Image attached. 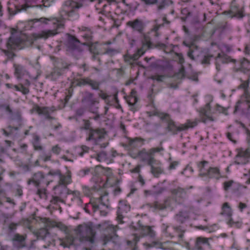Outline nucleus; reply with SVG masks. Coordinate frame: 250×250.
<instances>
[{"mask_svg": "<svg viewBox=\"0 0 250 250\" xmlns=\"http://www.w3.org/2000/svg\"><path fill=\"white\" fill-rule=\"evenodd\" d=\"M56 28L53 30H43L39 33L32 34L31 36L27 37L26 39L21 38V34L17 32H12L11 35L9 38L7 42L8 49H21L24 47H29L32 45L34 42L41 38L46 39L48 38L53 36L59 32L57 31L60 28H63V24L57 21L54 23Z\"/></svg>", "mask_w": 250, "mask_h": 250, "instance_id": "obj_1", "label": "nucleus"}, {"mask_svg": "<svg viewBox=\"0 0 250 250\" xmlns=\"http://www.w3.org/2000/svg\"><path fill=\"white\" fill-rule=\"evenodd\" d=\"M74 231L81 242L89 247H85V250H92L94 244V225L88 222L78 225Z\"/></svg>", "mask_w": 250, "mask_h": 250, "instance_id": "obj_2", "label": "nucleus"}, {"mask_svg": "<svg viewBox=\"0 0 250 250\" xmlns=\"http://www.w3.org/2000/svg\"><path fill=\"white\" fill-rule=\"evenodd\" d=\"M183 44L188 47V56L192 60L196 61L202 64L208 65L210 60L213 57L212 55L207 53L203 51L194 43H187L184 42Z\"/></svg>", "mask_w": 250, "mask_h": 250, "instance_id": "obj_3", "label": "nucleus"}, {"mask_svg": "<svg viewBox=\"0 0 250 250\" xmlns=\"http://www.w3.org/2000/svg\"><path fill=\"white\" fill-rule=\"evenodd\" d=\"M249 84V80L243 82L239 86V88H242L244 90V95L246 101L241 102L238 101L235 106L234 113H235L239 109L242 110V113L246 115L248 118L250 117V95L248 93V88Z\"/></svg>", "mask_w": 250, "mask_h": 250, "instance_id": "obj_4", "label": "nucleus"}, {"mask_svg": "<svg viewBox=\"0 0 250 250\" xmlns=\"http://www.w3.org/2000/svg\"><path fill=\"white\" fill-rule=\"evenodd\" d=\"M116 228V227L110 224L108 222L95 225V229H99L104 232L102 237L104 245H105L109 241L114 242L115 241L118 237Z\"/></svg>", "mask_w": 250, "mask_h": 250, "instance_id": "obj_5", "label": "nucleus"}, {"mask_svg": "<svg viewBox=\"0 0 250 250\" xmlns=\"http://www.w3.org/2000/svg\"><path fill=\"white\" fill-rule=\"evenodd\" d=\"M66 50L76 59L82 56L83 49L80 42L74 36L68 35L66 42Z\"/></svg>", "mask_w": 250, "mask_h": 250, "instance_id": "obj_6", "label": "nucleus"}, {"mask_svg": "<svg viewBox=\"0 0 250 250\" xmlns=\"http://www.w3.org/2000/svg\"><path fill=\"white\" fill-rule=\"evenodd\" d=\"M164 150L162 147H153L146 151L144 148L138 153V155L142 162L146 163L148 166L151 165L156 159L154 158L155 154Z\"/></svg>", "mask_w": 250, "mask_h": 250, "instance_id": "obj_7", "label": "nucleus"}, {"mask_svg": "<svg viewBox=\"0 0 250 250\" xmlns=\"http://www.w3.org/2000/svg\"><path fill=\"white\" fill-rule=\"evenodd\" d=\"M106 195H102L100 197L95 198V212H98L101 216H106L108 213V205L103 201Z\"/></svg>", "mask_w": 250, "mask_h": 250, "instance_id": "obj_8", "label": "nucleus"}, {"mask_svg": "<svg viewBox=\"0 0 250 250\" xmlns=\"http://www.w3.org/2000/svg\"><path fill=\"white\" fill-rule=\"evenodd\" d=\"M106 135V132L104 129H95V145L99 146L100 148H105L108 143H100Z\"/></svg>", "mask_w": 250, "mask_h": 250, "instance_id": "obj_9", "label": "nucleus"}, {"mask_svg": "<svg viewBox=\"0 0 250 250\" xmlns=\"http://www.w3.org/2000/svg\"><path fill=\"white\" fill-rule=\"evenodd\" d=\"M126 25L130 27L134 31L143 34L145 28V24L142 20L136 19L126 22Z\"/></svg>", "mask_w": 250, "mask_h": 250, "instance_id": "obj_10", "label": "nucleus"}, {"mask_svg": "<svg viewBox=\"0 0 250 250\" xmlns=\"http://www.w3.org/2000/svg\"><path fill=\"white\" fill-rule=\"evenodd\" d=\"M32 110L36 112L39 115L45 116L46 119L54 120L55 118L50 115V113L54 111L53 108L48 107H40L38 105H35L32 108Z\"/></svg>", "mask_w": 250, "mask_h": 250, "instance_id": "obj_11", "label": "nucleus"}, {"mask_svg": "<svg viewBox=\"0 0 250 250\" xmlns=\"http://www.w3.org/2000/svg\"><path fill=\"white\" fill-rule=\"evenodd\" d=\"M130 210L129 205L125 202L120 201L117 211V220L120 223H123V219L124 217V213H127Z\"/></svg>", "mask_w": 250, "mask_h": 250, "instance_id": "obj_12", "label": "nucleus"}, {"mask_svg": "<svg viewBox=\"0 0 250 250\" xmlns=\"http://www.w3.org/2000/svg\"><path fill=\"white\" fill-rule=\"evenodd\" d=\"M206 174V175L202 179L207 182H209L210 179H219L221 177L220 170L217 167H209L207 169Z\"/></svg>", "mask_w": 250, "mask_h": 250, "instance_id": "obj_13", "label": "nucleus"}, {"mask_svg": "<svg viewBox=\"0 0 250 250\" xmlns=\"http://www.w3.org/2000/svg\"><path fill=\"white\" fill-rule=\"evenodd\" d=\"M138 230L141 237L148 236L151 238H154L156 235L155 232L152 229L151 227L144 226L140 224V221L138 222Z\"/></svg>", "mask_w": 250, "mask_h": 250, "instance_id": "obj_14", "label": "nucleus"}, {"mask_svg": "<svg viewBox=\"0 0 250 250\" xmlns=\"http://www.w3.org/2000/svg\"><path fill=\"white\" fill-rule=\"evenodd\" d=\"M149 166L150 167V172L155 177H159L161 174L164 172L162 164L158 160H156Z\"/></svg>", "mask_w": 250, "mask_h": 250, "instance_id": "obj_15", "label": "nucleus"}, {"mask_svg": "<svg viewBox=\"0 0 250 250\" xmlns=\"http://www.w3.org/2000/svg\"><path fill=\"white\" fill-rule=\"evenodd\" d=\"M173 198L176 202L180 204L182 202V199L186 198V191L185 189L178 187L171 190Z\"/></svg>", "mask_w": 250, "mask_h": 250, "instance_id": "obj_16", "label": "nucleus"}, {"mask_svg": "<svg viewBox=\"0 0 250 250\" xmlns=\"http://www.w3.org/2000/svg\"><path fill=\"white\" fill-rule=\"evenodd\" d=\"M82 103L85 106L89 108L91 112H93L92 106L94 104V97L92 93L85 92L84 97L82 99Z\"/></svg>", "mask_w": 250, "mask_h": 250, "instance_id": "obj_17", "label": "nucleus"}, {"mask_svg": "<svg viewBox=\"0 0 250 250\" xmlns=\"http://www.w3.org/2000/svg\"><path fill=\"white\" fill-rule=\"evenodd\" d=\"M210 110V105L209 103H208L205 105V107L201 109L200 110L201 114L204 116L202 117V122L204 124L207 123V121H213L214 118L208 115L209 112Z\"/></svg>", "mask_w": 250, "mask_h": 250, "instance_id": "obj_18", "label": "nucleus"}, {"mask_svg": "<svg viewBox=\"0 0 250 250\" xmlns=\"http://www.w3.org/2000/svg\"><path fill=\"white\" fill-rule=\"evenodd\" d=\"M44 175L41 172H38L34 174L32 179L28 181V184L34 183L36 187L42 184L44 181Z\"/></svg>", "mask_w": 250, "mask_h": 250, "instance_id": "obj_19", "label": "nucleus"}, {"mask_svg": "<svg viewBox=\"0 0 250 250\" xmlns=\"http://www.w3.org/2000/svg\"><path fill=\"white\" fill-rule=\"evenodd\" d=\"M194 126H166V131L171 134H176L178 132L188 129V127H193Z\"/></svg>", "mask_w": 250, "mask_h": 250, "instance_id": "obj_20", "label": "nucleus"}, {"mask_svg": "<svg viewBox=\"0 0 250 250\" xmlns=\"http://www.w3.org/2000/svg\"><path fill=\"white\" fill-rule=\"evenodd\" d=\"M154 115L158 116L162 121L163 124H167V125H174L175 122L171 119L168 114L155 112Z\"/></svg>", "mask_w": 250, "mask_h": 250, "instance_id": "obj_21", "label": "nucleus"}, {"mask_svg": "<svg viewBox=\"0 0 250 250\" xmlns=\"http://www.w3.org/2000/svg\"><path fill=\"white\" fill-rule=\"evenodd\" d=\"M25 236L17 233L14 235L13 240L14 244L19 248H23L25 246Z\"/></svg>", "mask_w": 250, "mask_h": 250, "instance_id": "obj_22", "label": "nucleus"}, {"mask_svg": "<svg viewBox=\"0 0 250 250\" xmlns=\"http://www.w3.org/2000/svg\"><path fill=\"white\" fill-rule=\"evenodd\" d=\"M189 217V212L188 211H181L176 215L175 218L177 222L180 223H183L187 220L188 219Z\"/></svg>", "mask_w": 250, "mask_h": 250, "instance_id": "obj_23", "label": "nucleus"}, {"mask_svg": "<svg viewBox=\"0 0 250 250\" xmlns=\"http://www.w3.org/2000/svg\"><path fill=\"white\" fill-rule=\"evenodd\" d=\"M32 0H24L25 4L21 5L20 6V8L18 9V11H21V10L27 11V9L30 7H40L42 8L43 6H44L42 4H37V5H33L31 2Z\"/></svg>", "mask_w": 250, "mask_h": 250, "instance_id": "obj_24", "label": "nucleus"}, {"mask_svg": "<svg viewBox=\"0 0 250 250\" xmlns=\"http://www.w3.org/2000/svg\"><path fill=\"white\" fill-rule=\"evenodd\" d=\"M216 60H218L222 63H228L230 62H235V60L231 59L230 57L224 53H218L215 58Z\"/></svg>", "mask_w": 250, "mask_h": 250, "instance_id": "obj_25", "label": "nucleus"}, {"mask_svg": "<svg viewBox=\"0 0 250 250\" xmlns=\"http://www.w3.org/2000/svg\"><path fill=\"white\" fill-rule=\"evenodd\" d=\"M208 163V162L207 161H203L197 163V167L199 170V176L202 179L204 176L205 177L206 175L207 169H205V167Z\"/></svg>", "mask_w": 250, "mask_h": 250, "instance_id": "obj_26", "label": "nucleus"}, {"mask_svg": "<svg viewBox=\"0 0 250 250\" xmlns=\"http://www.w3.org/2000/svg\"><path fill=\"white\" fill-rule=\"evenodd\" d=\"M249 62L244 59L243 61L241 62L240 67L238 68H235V71L238 72L240 71L244 74L247 73L249 72L250 69L248 66V65H249Z\"/></svg>", "mask_w": 250, "mask_h": 250, "instance_id": "obj_27", "label": "nucleus"}, {"mask_svg": "<svg viewBox=\"0 0 250 250\" xmlns=\"http://www.w3.org/2000/svg\"><path fill=\"white\" fill-rule=\"evenodd\" d=\"M144 140L140 138H135L133 139H130L129 145L131 147H138L144 144Z\"/></svg>", "mask_w": 250, "mask_h": 250, "instance_id": "obj_28", "label": "nucleus"}, {"mask_svg": "<svg viewBox=\"0 0 250 250\" xmlns=\"http://www.w3.org/2000/svg\"><path fill=\"white\" fill-rule=\"evenodd\" d=\"M14 67L15 74L18 79L21 78L25 74L26 71L23 66L18 64H14Z\"/></svg>", "mask_w": 250, "mask_h": 250, "instance_id": "obj_29", "label": "nucleus"}, {"mask_svg": "<svg viewBox=\"0 0 250 250\" xmlns=\"http://www.w3.org/2000/svg\"><path fill=\"white\" fill-rule=\"evenodd\" d=\"M71 183V175L68 173L67 175H64L62 174L59 178V185L65 186Z\"/></svg>", "mask_w": 250, "mask_h": 250, "instance_id": "obj_30", "label": "nucleus"}, {"mask_svg": "<svg viewBox=\"0 0 250 250\" xmlns=\"http://www.w3.org/2000/svg\"><path fill=\"white\" fill-rule=\"evenodd\" d=\"M18 127L14 126H8L6 129H2L3 134L6 136L9 135H15L17 134L16 131Z\"/></svg>", "mask_w": 250, "mask_h": 250, "instance_id": "obj_31", "label": "nucleus"}, {"mask_svg": "<svg viewBox=\"0 0 250 250\" xmlns=\"http://www.w3.org/2000/svg\"><path fill=\"white\" fill-rule=\"evenodd\" d=\"M64 6L65 7H69L72 11L75 9H78L82 6V4L77 3L72 0H68L64 3Z\"/></svg>", "mask_w": 250, "mask_h": 250, "instance_id": "obj_32", "label": "nucleus"}, {"mask_svg": "<svg viewBox=\"0 0 250 250\" xmlns=\"http://www.w3.org/2000/svg\"><path fill=\"white\" fill-rule=\"evenodd\" d=\"M33 145L34 149L36 150H42L43 149L42 146L40 143V138L36 134L33 135Z\"/></svg>", "mask_w": 250, "mask_h": 250, "instance_id": "obj_33", "label": "nucleus"}, {"mask_svg": "<svg viewBox=\"0 0 250 250\" xmlns=\"http://www.w3.org/2000/svg\"><path fill=\"white\" fill-rule=\"evenodd\" d=\"M69 64L62 60H59L55 63V67L63 72L65 69H68Z\"/></svg>", "mask_w": 250, "mask_h": 250, "instance_id": "obj_34", "label": "nucleus"}, {"mask_svg": "<svg viewBox=\"0 0 250 250\" xmlns=\"http://www.w3.org/2000/svg\"><path fill=\"white\" fill-rule=\"evenodd\" d=\"M221 214L222 215H226L229 217L231 216V209L228 203L226 202L223 204Z\"/></svg>", "mask_w": 250, "mask_h": 250, "instance_id": "obj_35", "label": "nucleus"}, {"mask_svg": "<svg viewBox=\"0 0 250 250\" xmlns=\"http://www.w3.org/2000/svg\"><path fill=\"white\" fill-rule=\"evenodd\" d=\"M144 246L146 247V249L155 247L158 249H161L162 242L156 240L153 241L151 243H144Z\"/></svg>", "mask_w": 250, "mask_h": 250, "instance_id": "obj_36", "label": "nucleus"}, {"mask_svg": "<svg viewBox=\"0 0 250 250\" xmlns=\"http://www.w3.org/2000/svg\"><path fill=\"white\" fill-rule=\"evenodd\" d=\"M121 50L119 48H112L111 47H107L105 49V51L104 54H107L110 57H112L115 55L119 53Z\"/></svg>", "mask_w": 250, "mask_h": 250, "instance_id": "obj_37", "label": "nucleus"}, {"mask_svg": "<svg viewBox=\"0 0 250 250\" xmlns=\"http://www.w3.org/2000/svg\"><path fill=\"white\" fill-rule=\"evenodd\" d=\"M63 73L55 67L50 74L51 79L53 80H56L60 76L62 75Z\"/></svg>", "mask_w": 250, "mask_h": 250, "instance_id": "obj_38", "label": "nucleus"}, {"mask_svg": "<svg viewBox=\"0 0 250 250\" xmlns=\"http://www.w3.org/2000/svg\"><path fill=\"white\" fill-rule=\"evenodd\" d=\"M201 244H209L208 243V239L207 238H202V237H198L197 238L196 241L195 242V247L198 250H202V247L200 246Z\"/></svg>", "mask_w": 250, "mask_h": 250, "instance_id": "obj_39", "label": "nucleus"}, {"mask_svg": "<svg viewBox=\"0 0 250 250\" xmlns=\"http://www.w3.org/2000/svg\"><path fill=\"white\" fill-rule=\"evenodd\" d=\"M91 33H86L84 35V37L86 38V42L84 43V44H86L89 46V49L90 51H92V46L93 45L92 42V36L91 35Z\"/></svg>", "mask_w": 250, "mask_h": 250, "instance_id": "obj_40", "label": "nucleus"}, {"mask_svg": "<svg viewBox=\"0 0 250 250\" xmlns=\"http://www.w3.org/2000/svg\"><path fill=\"white\" fill-rule=\"evenodd\" d=\"M92 168H85L79 170L78 175L81 177H83L90 173H92Z\"/></svg>", "mask_w": 250, "mask_h": 250, "instance_id": "obj_41", "label": "nucleus"}, {"mask_svg": "<svg viewBox=\"0 0 250 250\" xmlns=\"http://www.w3.org/2000/svg\"><path fill=\"white\" fill-rule=\"evenodd\" d=\"M78 84L80 86L88 84L90 85L92 88H94L92 81L88 78L80 79L78 82Z\"/></svg>", "mask_w": 250, "mask_h": 250, "instance_id": "obj_42", "label": "nucleus"}, {"mask_svg": "<svg viewBox=\"0 0 250 250\" xmlns=\"http://www.w3.org/2000/svg\"><path fill=\"white\" fill-rule=\"evenodd\" d=\"M140 236H138L137 235H135L133 238V242L132 241H128L127 244L128 245H130L132 246V245H133V248H132V250H137V247L136 246L137 243L140 241Z\"/></svg>", "mask_w": 250, "mask_h": 250, "instance_id": "obj_43", "label": "nucleus"}, {"mask_svg": "<svg viewBox=\"0 0 250 250\" xmlns=\"http://www.w3.org/2000/svg\"><path fill=\"white\" fill-rule=\"evenodd\" d=\"M95 158L96 157H95ZM107 154L106 152L104 151H102L99 153L97 154V156L96 157V159L99 162H104L107 160Z\"/></svg>", "mask_w": 250, "mask_h": 250, "instance_id": "obj_44", "label": "nucleus"}, {"mask_svg": "<svg viewBox=\"0 0 250 250\" xmlns=\"http://www.w3.org/2000/svg\"><path fill=\"white\" fill-rule=\"evenodd\" d=\"M174 245V243L171 241H166L162 243L161 249L164 250H171Z\"/></svg>", "mask_w": 250, "mask_h": 250, "instance_id": "obj_45", "label": "nucleus"}, {"mask_svg": "<svg viewBox=\"0 0 250 250\" xmlns=\"http://www.w3.org/2000/svg\"><path fill=\"white\" fill-rule=\"evenodd\" d=\"M90 126H84L83 127L87 134L88 135V137L86 138V140L90 141L93 139V130L92 129L89 128Z\"/></svg>", "mask_w": 250, "mask_h": 250, "instance_id": "obj_46", "label": "nucleus"}, {"mask_svg": "<svg viewBox=\"0 0 250 250\" xmlns=\"http://www.w3.org/2000/svg\"><path fill=\"white\" fill-rule=\"evenodd\" d=\"M173 229L175 231L178 233V237L179 240H182L184 236L185 230L181 226L174 227H173Z\"/></svg>", "mask_w": 250, "mask_h": 250, "instance_id": "obj_47", "label": "nucleus"}, {"mask_svg": "<svg viewBox=\"0 0 250 250\" xmlns=\"http://www.w3.org/2000/svg\"><path fill=\"white\" fill-rule=\"evenodd\" d=\"M174 77L177 79H181L185 77V70L184 66H182L179 72L174 75Z\"/></svg>", "mask_w": 250, "mask_h": 250, "instance_id": "obj_48", "label": "nucleus"}, {"mask_svg": "<svg viewBox=\"0 0 250 250\" xmlns=\"http://www.w3.org/2000/svg\"><path fill=\"white\" fill-rule=\"evenodd\" d=\"M166 78V76L165 75H154L150 77V79L153 80H156L158 82H162L164 79Z\"/></svg>", "mask_w": 250, "mask_h": 250, "instance_id": "obj_49", "label": "nucleus"}, {"mask_svg": "<svg viewBox=\"0 0 250 250\" xmlns=\"http://www.w3.org/2000/svg\"><path fill=\"white\" fill-rule=\"evenodd\" d=\"M14 87L17 90L21 91L24 95L28 94L29 92V89L24 87L22 84L19 86L15 85Z\"/></svg>", "mask_w": 250, "mask_h": 250, "instance_id": "obj_50", "label": "nucleus"}, {"mask_svg": "<svg viewBox=\"0 0 250 250\" xmlns=\"http://www.w3.org/2000/svg\"><path fill=\"white\" fill-rule=\"evenodd\" d=\"M105 173L104 168L100 165L95 167V176L96 175H100Z\"/></svg>", "mask_w": 250, "mask_h": 250, "instance_id": "obj_51", "label": "nucleus"}, {"mask_svg": "<svg viewBox=\"0 0 250 250\" xmlns=\"http://www.w3.org/2000/svg\"><path fill=\"white\" fill-rule=\"evenodd\" d=\"M144 40L145 44L147 46L148 48L152 47V43L151 42L150 38L148 36L144 34Z\"/></svg>", "mask_w": 250, "mask_h": 250, "instance_id": "obj_52", "label": "nucleus"}, {"mask_svg": "<svg viewBox=\"0 0 250 250\" xmlns=\"http://www.w3.org/2000/svg\"><path fill=\"white\" fill-rule=\"evenodd\" d=\"M61 174L62 173L61 170L58 169H51L48 172L49 175H51L52 176H57L58 177V178L61 176Z\"/></svg>", "mask_w": 250, "mask_h": 250, "instance_id": "obj_53", "label": "nucleus"}, {"mask_svg": "<svg viewBox=\"0 0 250 250\" xmlns=\"http://www.w3.org/2000/svg\"><path fill=\"white\" fill-rule=\"evenodd\" d=\"M93 192V188H90L88 187H85L83 188V192L87 196H90L92 195Z\"/></svg>", "mask_w": 250, "mask_h": 250, "instance_id": "obj_54", "label": "nucleus"}, {"mask_svg": "<svg viewBox=\"0 0 250 250\" xmlns=\"http://www.w3.org/2000/svg\"><path fill=\"white\" fill-rule=\"evenodd\" d=\"M61 148L58 145H56L53 146H52L51 151L52 153L56 155H59L60 154L61 151Z\"/></svg>", "mask_w": 250, "mask_h": 250, "instance_id": "obj_55", "label": "nucleus"}, {"mask_svg": "<svg viewBox=\"0 0 250 250\" xmlns=\"http://www.w3.org/2000/svg\"><path fill=\"white\" fill-rule=\"evenodd\" d=\"M6 46L7 50H4L5 54L9 59H13L15 55L11 50H14L15 49H8L7 45Z\"/></svg>", "mask_w": 250, "mask_h": 250, "instance_id": "obj_56", "label": "nucleus"}, {"mask_svg": "<svg viewBox=\"0 0 250 250\" xmlns=\"http://www.w3.org/2000/svg\"><path fill=\"white\" fill-rule=\"evenodd\" d=\"M230 11L232 13H234V16L235 17H237L238 18H242L243 16L242 14L239 11H238L236 7H231Z\"/></svg>", "mask_w": 250, "mask_h": 250, "instance_id": "obj_57", "label": "nucleus"}, {"mask_svg": "<svg viewBox=\"0 0 250 250\" xmlns=\"http://www.w3.org/2000/svg\"><path fill=\"white\" fill-rule=\"evenodd\" d=\"M141 1L146 5H150L157 4L159 0H141Z\"/></svg>", "mask_w": 250, "mask_h": 250, "instance_id": "obj_58", "label": "nucleus"}, {"mask_svg": "<svg viewBox=\"0 0 250 250\" xmlns=\"http://www.w3.org/2000/svg\"><path fill=\"white\" fill-rule=\"evenodd\" d=\"M216 110L218 111L219 113H222L226 115H228L227 112V109L220 106L219 104L216 105Z\"/></svg>", "mask_w": 250, "mask_h": 250, "instance_id": "obj_59", "label": "nucleus"}, {"mask_svg": "<svg viewBox=\"0 0 250 250\" xmlns=\"http://www.w3.org/2000/svg\"><path fill=\"white\" fill-rule=\"evenodd\" d=\"M137 99L135 96H131L129 97L127 100L128 104L130 105H133L137 103Z\"/></svg>", "mask_w": 250, "mask_h": 250, "instance_id": "obj_60", "label": "nucleus"}, {"mask_svg": "<svg viewBox=\"0 0 250 250\" xmlns=\"http://www.w3.org/2000/svg\"><path fill=\"white\" fill-rule=\"evenodd\" d=\"M233 182H234L232 180L225 182L224 184L225 190H228L229 188L231 186V185L233 183Z\"/></svg>", "mask_w": 250, "mask_h": 250, "instance_id": "obj_61", "label": "nucleus"}, {"mask_svg": "<svg viewBox=\"0 0 250 250\" xmlns=\"http://www.w3.org/2000/svg\"><path fill=\"white\" fill-rule=\"evenodd\" d=\"M179 162L178 161H173L170 163L168 167V169L172 170L175 169L176 167L178 165Z\"/></svg>", "mask_w": 250, "mask_h": 250, "instance_id": "obj_62", "label": "nucleus"}, {"mask_svg": "<svg viewBox=\"0 0 250 250\" xmlns=\"http://www.w3.org/2000/svg\"><path fill=\"white\" fill-rule=\"evenodd\" d=\"M19 224L11 223L9 225V229L11 231H13L17 229L18 226H19Z\"/></svg>", "mask_w": 250, "mask_h": 250, "instance_id": "obj_63", "label": "nucleus"}, {"mask_svg": "<svg viewBox=\"0 0 250 250\" xmlns=\"http://www.w3.org/2000/svg\"><path fill=\"white\" fill-rule=\"evenodd\" d=\"M1 107L10 115H12L13 114V111L9 105H3Z\"/></svg>", "mask_w": 250, "mask_h": 250, "instance_id": "obj_64", "label": "nucleus"}]
</instances>
